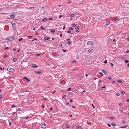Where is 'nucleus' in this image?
<instances>
[{
	"instance_id": "nucleus-63",
	"label": "nucleus",
	"mask_w": 129,
	"mask_h": 129,
	"mask_svg": "<svg viewBox=\"0 0 129 129\" xmlns=\"http://www.w3.org/2000/svg\"><path fill=\"white\" fill-rule=\"evenodd\" d=\"M42 108H44V105H43V104H42Z\"/></svg>"
},
{
	"instance_id": "nucleus-46",
	"label": "nucleus",
	"mask_w": 129,
	"mask_h": 129,
	"mask_svg": "<svg viewBox=\"0 0 129 129\" xmlns=\"http://www.w3.org/2000/svg\"><path fill=\"white\" fill-rule=\"evenodd\" d=\"M77 62L76 61V60H74L72 62V63H75Z\"/></svg>"
},
{
	"instance_id": "nucleus-32",
	"label": "nucleus",
	"mask_w": 129,
	"mask_h": 129,
	"mask_svg": "<svg viewBox=\"0 0 129 129\" xmlns=\"http://www.w3.org/2000/svg\"><path fill=\"white\" fill-rule=\"evenodd\" d=\"M79 28V26H76L75 27V29H78Z\"/></svg>"
},
{
	"instance_id": "nucleus-22",
	"label": "nucleus",
	"mask_w": 129,
	"mask_h": 129,
	"mask_svg": "<svg viewBox=\"0 0 129 129\" xmlns=\"http://www.w3.org/2000/svg\"><path fill=\"white\" fill-rule=\"evenodd\" d=\"M119 20H120L119 19H115V20H114L113 21H114L118 22V21H119Z\"/></svg>"
},
{
	"instance_id": "nucleus-52",
	"label": "nucleus",
	"mask_w": 129,
	"mask_h": 129,
	"mask_svg": "<svg viewBox=\"0 0 129 129\" xmlns=\"http://www.w3.org/2000/svg\"><path fill=\"white\" fill-rule=\"evenodd\" d=\"M115 81H112V84H114V83H115Z\"/></svg>"
},
{
	"instance_id": "nucleus-42",
	"label": "nucleus",
	"mask_w": 129,
	"mask_h": 129,
	"mask_svg": "<svg viewBox=\"0 0 129 129\" xmlns=\"http://www.w3.org/2000/svg\"><path fill=\"white\" fill-rule=\"evenodd\" d=\"M41 55V54L39 53L36 55L37 56H38Z\"/></svg>"
},
{
	"instance_id": "nucleus-43",
	"label": "nucleus",
	"mask_w": 129,
	"mask_h": 129,
	"mask_svg": "<svg viewBox=\"0 0 129 129\" xmlns=\"http://www.w3.org/2000/svg\"><path fill=\"white\" fill-rule=\"evenodd\" d=\"M23 39V38H21L20 39H19L18 40V41H21Z\"/></svg>"
},
{
	"instance_id": "nucleus-35",
	"label": "nucleus",
	"mask_w": 129,
	"mask_h": 129,
	"mask_svg": "<svg viewBox=\"0 0 129 129\" xmlns=\"http://www.w3.org/2000/svg\"><path fill=\"white\" fill-rule=\"evenodd\" d=\"M80 31V30H79V29H77L76 30V32H77V33H78Z\"/></svg>"
},
{
	"instance_id": "nucleus-19",
	"label": "nucleus",
	"mask_w": 129,
	"mask_h": 129,
	"mask_svg": "<svg viewBox=\"0 0 129 129\" xmlns=\"http://www.w3.org/2000/svg\"><path fill=\"white\" fill-rule=\"evenodd\" d=\"M29 119V117L28 116H27L26 117H25L24 118H23V119Z\"/></svg>"
},
{
	"instance_id": "nucleus-26",
	"label": "nucleus",
	"mask_w": 129,
	"mask_h": 129,
	"mask_svg": "<svg viewBox=\"0 0 129 129\" xmlns=\"http://www.w3.org/2000/svg\"><path fill=\"white\" fill-rule=\"evenodd\" d=\"M11 108L15 107H16V106L12 104L11 105Z\"/></svg>"
},
{
	"instance_id": "nucleus-16",
	"label": "nucleus",
	"mask_w": 129,
	"mask_h": 129,
	"mask_svg": "<svg viewBox=\"0 0 129 129\" xmlns=\"http://www.w3.org/2000/svg\"><path fill=\"white\" fill-rule=\"evenodd\" d=\"M127 126H128L127 125H126V126H121V127H120V128H126V127H127Z\"/></svg>"
},
{
	"instance_id": "nucleus-31",
	"label": "nucleus",
	"mask_w": 129,
	"mask_h": 129,
	"mask_svg": "<svg viewBox=\"0 0 129 129\" xmlns=\"http://www.w3.org/2000/svg\"><path fill=\"white\" fill-rule=\"evenodd\" d=\"M74 16V14H72L70 15V17H73Z\"/></svg>"
},
{
	"instance_id": "nucleus-64",
	"label": "nucleus",
	"mask_w": 129,
	"mask_h": 129,
	"mask_svg": "<svg viewBox=\"0 0 129 129\" xmlns=\"http://www.w3.org/2000/svg\"><path fill=\"white\" fill-rule=\"evenodd\" d=\"M63 50L64 52H66L67 51L66 50Z\"/></svg>"
},
{
	"instance_id": "nucleus-3",
	"label": "nucleus",
	"mask_w": 129,
	"mask_h": 129,
	"mask_svg": "<svg viewBox=\"0 0 129 129\" xmlns=\"http://www.w3.org/2000/svg\"><path fill=\"white\" fill-rule=\"evenodd\" d=\"M87 44L88 45H92L94 44V43L93 42H92L91 41H89L87 43Z\"/></svg>"
},
{
	"instance_id": "nucleus-54",
	"label": "nucleus",
	"mask_w": 129,
	"mask_h": 129,
	"mask_svg": "<svg viewBox=\"0 0 129 129\" xmlns=\"http://www.w3.org/2000/svg\"><path fill=\"white\" fill-rule=\"evenodd\" d=\"M7 55H5L4 56V58H6V57H7Z\"/></svg>"
},
{
	"instance_id": "nucleus-17",
	"label": "nucleus",
	"mask_w": 129,
	"mask_h": 129,
	"mask_svg": "<svg viewBox=\"0 0 129 129\" xmlns=\"http://www.w3.org/2000/svg\"><path fill=\"white\" fill-rule=\"evenodd\" d=\"M70 127V126L69 125L67 124L66 125V127L67 128H69Z\"/></svg>"
},
{
	"instance_id": "nucleus-7",
	"label": "nucleus",
	"mask_w": 129,
	"mask_h": 129,
	"mask_svg": "<svg viewBox=\"0 0 129 129\" xmlns=\"http://www.w3.org/2000/svg\"><path fill=\"white\" fill-rule=\"evenodd\" d=\"M102 71L104 73L105 75H107V72L104 69L102 70Z\"/></svg>"
},
{
	"instance_id": "nucleus-21",
	"label": "nucleus",
	"mask_w": 129,
	"mask_h": 129,
	"mask_svg": "<svg viewBox=\"0 0 129 129\" xmlns=\"http://www.w3.org/2000/svg\"><path fill=\"white\" fill-rule=\"evenodd\" d=\"M51 32H52V33H54L55 32V30L54 29H51Z\"/></svg>"
},
{
	"instance_id": "nucleus-40",
	"label": "nucleus",
	"mask_w": 129,
	"mask_h": 129,
	"mask_svg": "<svg viewBox=\"0 0 129 129\" xmlns=\"http://www.w3.org/2000/svg\"><path fill=\"white\" fill-rule=\"evenodd\" d=\"M53 19V18H49V20H51Z\"/></svg>"
},
{
	"instance_id": "nucleus-53",
	"label": "nucleus",
	"mask_w": 129,
	"mask_h": 129,
	"mask_svg": "<svg viewBox=\"0 0 129 129\" xmlns=\"http://www.w3.org/2000/svg\"><path fill=\"white\" fill-rule=\"evenodd\" d=\"M126 53H129V50H127V51H126Z\"/></svg>"
},
{
	"instance_id": "nucleus-38",
	"label": "nucleus",
	"mask_w": 129,
	"mask_h": 129,
	"mask_svg": "<svg viewBox=\"0 0 129 129\" xmlns=\"http://www.w3.org/2000/svg\"><path fill=\"white\" fill-rule=\"evenodd\" d=\"M120 95V94L118 93H117L116 94V95L117 96H119Z\"/></svg>"
},
{
	"instance_id": "nucleus-61",
	"label": "nucleus",
	"mask_w": 129,
	"mask_h": 129,
	"mask_svg": "<svg viewBox=\"0 0 129 129\" xmlns=\"http://www.w3.org/2000/svg\"><path fill=\"white\" fill-rule=\"evenodd\" d=\"M66 97V95H64V96H63L62 98H65V97Z\"/></svg>"
},
{
	"instance_id": "nucleus-15",
	"label": "nucleus",
	"mask_w": 129,
	"mask_h": 129,
	"mask_svg": "<svg viewBox=\"0 0 129 129\" xmlns=\"http://www.w3.org/2000/svg\"><path fill=\"white\" fill-rule=\"evenodd\" d=\"M94 86L93 85V84H91L89 86V87L90 88H91L92 87H93Z\"/></svg>"
},
{
	"instance_id": "nucleus-60",
	"label": "nucleus",
	"mask_w": 129,
	"mask_h": 129,
	"mask_svg": "<svg viewBox=\"0 0 129 129\" xmlns=\"http://www.w3.org/2000/svg\"><path fill=\"white\" fill-rule=\"evenodd\" d=\"M72 99H70V102H72Z\"/></svg>"
},
{
	"instance_id": "nucleus-34",
	"label": "nucleus",
	"mask_w": 129,
	"mask_h": 129,
	"mask_svg": "<svg viewBox=\"0 0 129 129\" xmlns=\"http://www.w3.org/2000/svg\"><path fill=\"white\" fill-rule=\"evenodd\" d=\"M99 74L100 75H101L102 76H103V74L102 72H100L99 73Z\"/></svg>"
},
{
	"instance_id": "nucleus-2",
	"label": "nucleus",
	"mask_w": 129,
	"mask_h": 129,
	"mask_svg": "<svg viewBox=\"0 0 129 129\" xmlns=\"http://www.w3.org/2000/svg\"><path fill=\"white\" fill-rule=\"evenodd\" d=\"M14 70V69L13 68L8 67L7 68V70L10 72L13 71Z\"/></svg>"
},
{
	"instance_id": "nucleus-33",
	"label": "nucleus",
	"mask_w": 129,
	"mask_h": 129,
	"mask_svg": "<svg viewBox=\"0 0 129 129\" xmlns=\"http://www.w3.org/2000/svg\"><path fill=\"white\" fill-rule=\"evenodd\" d=\"M69 29L70 30H73V28L72 27H70L69 28Z\"/></svg>"
},
{
	"instance_id": "nucleus-45",
	"label": "nucleus",
	"mask_w": 129,
	"mask_h": 129,
	"mask_svg": "<svg viewBox=\"0 0 129 129\" xmlns=\"http://www.w3.org/2000/svg\"><path fill=\"white\" fill-rule=\"evenodd\" d=\"M69 105V103L68 102H67L66 103V105Z\"/></svg>"
},
{
	"instance_id": "nucleus-30",
	"label": "nucleus",
	"mask_w": 129,
	"mask_h": 129,
	"mask_svg": "<svg viewBox=\"0 0 129 129\" xmlns=\"http://www.w3.org/2000/svg\"><path fill=\"white\" fill-rule=\"evenodd\" d=\"M67 43L69 44H70L71 43V42L70 41H69Z\"/></svg>"
},
{
	"instance_id": "nucleus-1",
	"label": "nucleus",
	"mask_w": 129,
	"mask_h": 129,
	"mask_svg": "<svg viewBox=\"0 0 129 129\" xmlns=\"http://www.w3.org/2000/svg\"><path fill=\"white\" fill-rule=\"evenodd\" d=\"M14 39L13 37L10 36L7 37V40L9 41H12Z\"/></svg>"
},
{
	"instance_id": "nucleus-51",
	"label": "nucleus",
	"mask_w": 129,
	"mask_h": 129,
	"mask_svg": "<svg viewBox=\"0 0 129 129\" xmlns=\"http://www.w3.org/2000/svg\"><path fill=\"white\" fill-rule=\"evenodd\" d=\"M92 107H93V108H95V106H94V105L93 104H92Z\"/></svg>"
},
{
	"instance_id": "nucleus-10",
	"label": "nucleus",
	"mask_w": 129,
	"mask_h": 129,
	"mask_svg": "<svg viewBox=\"0 0 129 129\" xmlns=\"http://www.w3.org/2000/svg\"><path fill=\"white\" fill-rule=\"evenodd\" d=\"M24 79H26L28 81V82H29L30 81V80L26 77H24Z\"/></svg>"
},
{
	"instance_id": "nucleus-11",
	"label": "nucleus",
	"mask_w": 129,
	"mask_h": 129,
	"mask_svg": "<svg viewBox=\"0 0 129 129\" xmlns=\"http://www.w3.org/2000/svg\"><path fill=\"white\" fill-rule=\"evenodd\" d=\"M50 38L46 36L44 37V39L45 40H48Z\"/></svg>"
},
{
	"instance_id": "nucleus-27",
	"label": "nucleus",
	"mask_w": 129,
	"mask_h": 129,
	"mask_svg": "<svg viewBox=\"0 0 129 129\" xmlns=\"http://www.w3.org/2000/svg\"><path fill=\"white\" fill-rule=\"evenodd\" d=\"M125 63H127L129 62V61L128 60H125L124 61Z\"/></svg>"
},
{
	"instance_id": "nucleus-28",
	"label": "nucleus",
	"mask_w": 129,
	"mask_h": 129,
	"mask_svg": "<svg viewBox=\"0 0 129 129\" xmlns=\"http://www.w3.org/2000/svg\"><path fill=\"white\" fill-rule=\"evenodd\" d=\"M117 82L120 83H121L122 82V81L120 80H117Z\"/></svg>"
},
{
	"instance_id": "nucleus-57",
	"label": "nucleus",
	"mask_w": 129,
	"mask_h": 129,
	"mask_svg": "<svg viewBox=\"0 0 129 129\" xmlns=\"http://www.w3.org/2000/svg\"><path fill=\"white\" fill-rule=\"evenodd\" d=\"M111 65L112 67L114 65L113 63H111Z\"/></svg>"
},
{
	"instance_id": "nucleus-36",
	"label": "nucleus",
	"mask_w": 129,
	"mask_h": 129,
	"mask_svg": "<svg viewBox=\"0 0 129 129\" xmlns=\"http://www.w3.org/2000/svg\"><path fill=\"white\" fill-rule=\"evenodd\" d=\"M92 50L91 49H89V50H87L86 51H88V52H91V51H92Z\"/></svg>"
},
{
	"instance_id": "nucleus-12",
	"label": "nucleus",
	"mask_w": 129,
	"mask_h": 129,
	"mask_svg": "<svg viewBox=\"0 0 129 129\" xmlns=\"http://www.w3.org/2000/svg\"><path fill=\"white\" fill-rule=\"evenodd\" d=\"M40 28L43 30H46V29L44 28V27L42 26L40 27Z\"/></svg>"
},
{
	"instance_id": "nucleus-5",
	"label": "nucleus",
	"mask_w": 129,
	"mask_h": 129,
	"mask_svg": "<svg viewBox=\"0 0 129 129\" xmlns=\"http://www.w3.org/2000/svg\"><path fill=\"white\" fill-rule=\"evenodd\" d=\"M38 67V66L35 64H34L32 66H31V67L33 68H35Z\"/></svg>"
},
{
	"instance_id": "nucleus-48",
	"label": "nucleus",
	"mask_w": 129,
	"mask_h": 129,
	"mask_svg": "<svg viewBox=\"0 0 129 129\" xmlns=\"http://www.w3.org/2000/svg\"><path fill=\"white\" fill-rule=\"evenodd\" d=\"M43 99L44 100H47V98H43Z\"/></svg>"
},
{
	"instance_id": "nucleus-44",
	"label": "nucleus",
	"mask_w": 129,
	"mask_h": 129,
	"mask_svg": "<svg viewBox=\"0 0 129 129\" xmlns=\"http://www.w3.org/2000/svg\"><path fill=\"white\" fill-rule=\"evenodd\" d=\"M18 110L19 111H21L22 110L21 108H19L18 109Z\"/></svg>"
},
{
	"instance_id": "nucleus-47",
	"label": "nucleus",
	"mask_w": 129,
	"mask_h": 129,
	"mask_svg": "<svg viewBox=\"0 0 129 129\" xmlns=\"http://www.w3.org/2000/svg\"><path fill=\"white\" fill-rule=\"evenodd\" d=\"M38 40V39L37 38H34L33 40H32V41H34V40Z\"/></svg>"
},
{
	"instance_id": "nucleus-20",
	"label": "nucleus",
	"mask_w": 129,
	"mask_h": 129,
	"mask_svg": "<svg viewBox=\"0 0 129 129\" xmlns=\"http://www.w3.org/2000/svg\"><path fill=\"white\" fill-rule=\"evenodd\" d=\"M111 125L113 126H115L116 125V124L115 123H112L111 124Z\"/></svg>"
},
{
	"instance_id": "nucleus-58",
	"label": "nucleus",
	"mask_w": 129,
	"mask_h": 129,
	"mask_svg": "<svg viewBox=\"0 0 129 129\" xmlns=\"http://www.w3.org/2000/svg\"><path fill=\"white\" fill-rule=\"evenodd\" d=\"M67 32L68 33H71V31L69 30H68V31Z\"/></svg>"
},
{
	"instance_id": "nucleus-37",
	"label": "nucleus",
	"mask_w": 129,
	"mask_h": 129,
	"mask_svg": "<svg viewBox=\"0 0 129 129\" xmlns=\"http://www.w3.org/2000/svg\"><path fill=\"white\" fill-rule=\"evenodd\" d=\"M107 63V60H106L104 62V63L105 64Z\"/></svg>"
},
{
	"instance_id": "nucleus-29",
	"label": "nucleus",
	"mask_w": 129,
	"mask_h": 129,
	"mask_svg": "<svg viewBox=\"0 0 129 129\" xmlns=\"http://www.w3.org/2000/svg\"><path fill=\"white\" fill-rule=\"evenodd\" d=\"M17 59L16 58H14L13 59V61L14 62H15L17 61Z\"/></svg>"
},
{
	"instance_id": "nucleus-62",
	"label": "nucleus",
	"mask_w": 129,
	"mask_h": 129,
	"mask_svg": "<svg viewBox=\"0 0 129 129\" xmlns=\"http://www.w3.org/2000/svg\"><path fill=\"white\" fill-rule=\"evenodd\" d=\"M119 105L120 106H122V103H119Z\"/></svg>"
},
{
	"instance_id": "nucleus-41",
	"label": "nucleus",
	"mask_w": 129,
	"mask_h": 129,
	"mask_svg": "<svg viewBox=\"0 0 129 129\" xmlns=\"http://www.w3.org/2000/svg\"><path fill=\"white\" fill-rule=\"evenodd\" d=\"M9 49V47H6L5 48V50H7V49Z\"/></svg>"
},
{
	"instance_id": "nucleus-59",
	"label": "nucleus",
	"mask_w": 129,
	"mask_h": 129,
	"mask_svg": "<svg viewBox=\"0 0 129 129\" xmlns=\"http://www.w3.org/2000/svg\"><path fill=\"white\" fill-rule=\"evenodd\" d=\"M2 98V95H0V99Z\"/></svg>"
},
{
	"instance_id": "nucleus-25",
	"label": "nucleus",
	"mask_w": 129,
	"mask_h": 129,
	"mask_svg": "<svg viewBox=\"0 0 129 129\" xmlns=\"http://www.w3.org/2000/svg\"><path fill=\"white\" fill-rule=\"evenodd\" d=\"M126 123V122L123 120L122 121L121 123L122 124H124Z\"/></svg>"
},
{
	"instance_id": "nucleus-13",
	"label": "nucleus",
	"mask_w": 129,
	"mask_h": 129,
	"mask_svg": "<svg viewBox=\"0 0 129 129\" xmlns=\"http://www.w3.org/2000/svg\"><path fill=\"white\" fill-rule=\"evenodd\" d=\"M79 128H81V126H77L76 127V129H79Z\"/></svg>"
},
{
	"instance_id": "nucleus-18",
	"label": "nucleus",
	"mask_w": 129,
	"mask_h": 129,
	"mask_svg": "<svg viewBox=\"0 0 129 129\" xmlns=\"http://www.w3.org/2000/svg\"><path fill=\"white\" fill-rule=\"evenodd\" d=\"M35 73H36L38 74H39L40 73H41V72L39 71H36L35 72Z\"/></svg>"
},
{
	"instance_id": "nucleus-49",
	"label": "nucleus",
	"mask_w": 129,
	"mask_h": 129,
	"mask_svg": "<svg viewBox=\"0 0 129 129\" xmlns=\"http://www.w3.org/2000/svg\"><path fill=\"white\" fill-rule=\"evenodd\" d=\"M110 118L111 119H114V117H110Z\"/></svg>"
},
{
	"instance_id": "nucleus-14",
	"label": "nucleus",
	"mask_w": 129,
	"mask_h": 129,
	"mask_svg": "<svg viewBox=\"0 0 129 129\" xmlns=\"http://www.w3.org/2000/svg\"><path fill=\"white\" fill-rule=\"evenodd\" d=\"M47 20V18H45L43 19L42 21H46Z\"/></svg>"
},
{
	"instance_id": "nucleus-56",
	"label": "nucleus",
	"mask_w": 129,
	"mask_h": 129,
	"mask_svg": "<svg viewBox=\"0 0 129 129\" xmlns=\"http://www.w3.org/2000/svg\"><path fill=\"white\" fill-rule=\"evenodd\" d=\"M71 88H69L67 90H68V91H70L71 90Z\"/></svg>"
},
{
	"instance_id": "nucleus-4",
	"label": "nucleus",
	"mask_w": 129,
	"mask_h": 129,
	"mask_svg": "<svg viewBox=\"0 0 129 129\" xmlns=\"http://www.w3.org/2000/svg\"><path fill=\"white\" fill-rule=\"evenodd\" d=\"M11 23L12 25V27L14 28V30H15L16 29V27H15L16 24L15 23H13L12 22Z\"/></svg>"
},
{
	"instance_id": "nucleus-50",
	"label": "nucleus",
	"mask_w": 129,
	"mask_h": 129,
	"mask_svg": "<svg viewBox=\"0 0 129 129\" xmlns=\"http://www.w3.org/2000/svg\"><path fill=\"white\" fill-rule=\"evenodd\" d=\"M32 36H28V38H30L31 37H32Z\"/></svg>"
},
{
	"instance_id": "nucleus-39",
	"label": "nucleus",
	"mask_w": 129,
	"mask_h": 129,
	"mask_svg": "<svg viewBox=\"0 0 129 129\" xmlns=\"http://www.w3.org/2000/svg\"><path fill=\"white\" fill-rule=\"evenodd\" d=\"M121 93L122 94H124L125 93V92L124 91H122Z\"/></svg>"
},
{
	"instance_id": "nucleus-23",
	"label": "nucleus",
	"mask_w": 129,
	"mask_h": 129,
	"mask_svg": "<svg viewBox=\"0 0 129 129\" xmlns=\"http://www.w3.org/2000/svg\"><path fill=\"white\" fill-rule=\"evenodd\" d=\"M110 23V22L109 21L106 22V24L107 25H108Z\"/></svg>"
},
{
	"instance_id": "nucleus-24",
	"label": "nucleus",
	"mask_w": 129,
	"mask_h": 129,
	"mask_svg": "<svg viewBox=\"0 0 129 129\" xmlns=\"http://www.w3.org/2000/svg\"><path fill=\"white\" fill-rule=\"evenodd\" d=\"M76 26V25L75 24L73 23L72 24V26L73 27H74Z\"/></svg>"
},
{
	"instance_id": "nucleus-6",
	"label": "nucleus",
	"mask_w": 129,
	"mask_h": 129,
	"mask_svg": "<svg viewBox=\"0 0 129 129\" xmlns=\"http://www.w3.org/2000/svg\"><path fill=\"white\" fill-rule=\"evenodd\" d=\"M15 16V15L14 13L11 14L10 16V17L13 18H14Z\"/></svg>"
},
{
	"instance_id": "nucleus-8",
	"label": "nucleus",
	"mask_w": 129,
	"mask_h": 129,
	"mask_svg": "<svg viewBox=\"0 0 129 129\" xmlns=\"http://www.w3.org/2000/svg\"><path fill=\"white\" fill-rule=\"evenodd\" d=\"M66 44L65 43H63L61 45V47L64 48L66 46Z\"/></svg>"
},
{
	"instance_id": "nucleus-9",
	"label": "nucleus",
	"mask_w": 129,
	"mask_h": 129,
	"mask_svg": "<svg viewBox=\"0 0 129 129\" xmlns=\"http://www.w3.org/2000/svg\"><path fill=\"white\" fill-rule=\"evenodd\" d=\"M47 125L46 124H44L42 125V128H45L46 127Z\"/></svg>"
},
{
	"instance_id": "nucleus-55",
	"label": "nucleus",
	"mask_w": 129,
	"mask_h": 129,
	"mask_svg": "<svg viewBox=\"0 0 129 129\" xmlns=\"http://www.w3.org/2000/svg\"><path fill=\"white\" fill-rule=\"evenodd\" d=\"M107 125L109 127H111V125L110 124H108Z\"/></svg>"
}]
</instances>
